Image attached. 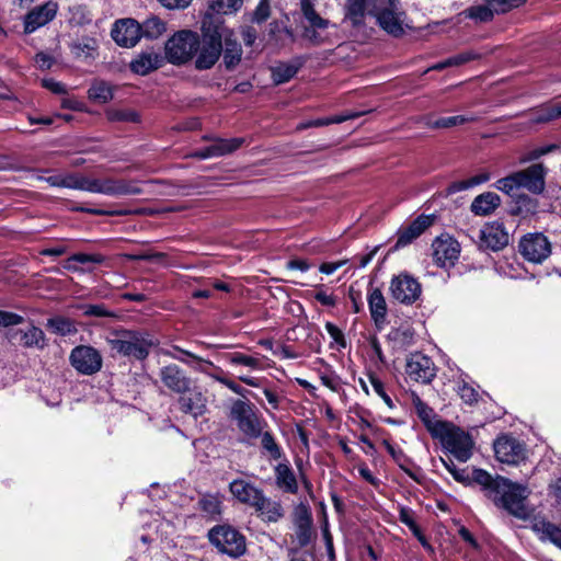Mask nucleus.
<instances>
[{
	"label": "nucleus",
	"mask_w": 561,
	"mask_h": 561,
	"mask_svg": "<svg viewBox=\"0 0 561 561\" xmlns=\"http://www.w3.org/2000/svg\"><path fill=\"white\" fill-rule=\"evenodd\" d=\"M442 462L456 481L462 483L470 481V476L467 469L458 468L451 459H442Z\"/></svg>",
	"instance_id": "nucleus-52"
},
{
	"label": "nucleus",
	"mask_w": 561,
	"mask_h": 561,
	"mask_svg": "<svg viewBox=\"0 0 561 561\" xmlns=\"http://www.w3.org/2000/svg\"><path fill=\"white\" fill-rule=\"evenodd\" d=\"M45 181L55 187H66L108 196L129 193L128 186L124 182L113 179L89 178L79 173L55 174L46 178Z\"/></svg>",
	"instance_id": "nucleus-1"
},
{
	"label": "nucleus",
	"mask_w": 561,
	"mask_h": 561,
	"mask_svg": "<svg viewBox=\"0 0 561 561\" xmlns=\"http://www.w3.org/2000/svg\"><path fill=\"white\" fill-rule=\"evenodd\" d=\"M473 479L474 481L483 486L489 492V496L493 499L495 493H497V482L501 479H505L504 477L496 476L492 477L489 472L482 469H477L473 471Z\"/></svg>",
	"instance_id": "nucleus-42"
},
{
	"label": "nucleus",
	"mask_w": 561,
	"mask_h": 561,
	"mask_svg": "<svg viewBox=\"0 0 561 561\" xmlns=\"http://www.w3.org/2000/svg\"><path fill=\"white\" fill-rule=\"evenodd\" d=\"M435 263L443 268L455 266L460 255L459 242L450 236H440L433 242Z\"/></svg>",
	"instance_id": "nucleus-15"
},
{
	"label": "nucleus",
	"mask_w": 561,
	"mask_h": 561,
	"mask_svg": "<svg viewBox=\"0 0 561 561\" xmlns=\"http://www.w3.org/2000/svg\"><path fill=\"white\" fill-rule=\"evenodd\" d=\"M434 438L440 440L443 447L450 453L458 461L467 462L474 447V442L469 433L447 422Z\"/></svg>",
	"instance_id": "nucleus-8"
},
{
	"label": "nucleus",
	"mask_w": 561,
	"mask_h": 561,
	"mask_svg": "<svg viewBox=\"0 0 561 561\" xmlns=\"http://www.w3.org/2000/svg\"><path fill=\"white\" fill-rule=\"evenodd\" d=\"M261 444L263 449L273 458V459H279L282 457V449L278 446V444L275 442L274 436L271 432H263L260 435Z\"/></svg>",
	"instance_id": "nucleus-48"
},
{
	"label": "nucleus",
	"mask_w": 561,
	"mask_h": 561,
	"mask_svg": "<svg viewBox=\"0 0 561 561\" xmlns=\"http://www.w3.org/2000/svg\"><path fill=\"white\" fill-rule=\"evenodd\" d=\"M242 4L243 0H209V10L216 14H233Z\"/></svg>",
	"instance_id": "nucleus-44"
},
{
	"label": "nucleus",
	"mask_w": 561,
	"mask_h": 561,
	"mask_svg": "<svg viewBox=\"0 0 561 561\" xmlns=\"http://www.w3.org/2000/svg\"><path fill=\"white\" fill-rule=\"evenodd\" d=\"M463 13L467 18L478 22H486L493 18V11L486 5H473L467 9Z\"/></svg>",
	"instance_id": "nucleus-49"
},
{
	"label": "nucleus",
	"mask_w": 561,
	"mask_h": 561,
	"mask_svg": "<svg viewBox=\"0 0 561 561\" xmlns=\"http://www.w3.org/2000/svg\"><path fill=\"white\" fill-rule=\"evenodd\" d=\"M561 117V103H552L538 108L531 121L535 123H547Z\"/></svg>",
	"instance_id": "nucleus-43"
},
{
	"label": "nucleus",
	"mask_w": 561,
	"mask_h": 561,
	"mask_svg": "<svg viewBox=\"0 0 561 561\" xmlns=\"http://www.w3.org/2000/svg\"><path fill=\"white\" fill-rule=\"evenodd\" d=\"M229 490L239 502L247 504L251 507L254 505V502H256V500L263 492L253 483L244 479H234L233 481H231L229 484Z\"/></svg>",
	"instance_id": "nucleus-26"
},
{
	"label": "nucleus",
	"mask_w": 561,
	"mask_h": 561,
	"mask_svg": "<svg viewBox=\"0 0 561 561\" xmlns=\"http://www.w3.org/2000/svg\"><path fill=\"white\" fill-rule=\"evenodd\" d=\"M89 99L98 103H107L114 96L113 87L103 80L94 81L89 91Z\"/></svg>",
	"instance_id": "nucleus-38"
},
{
	"label": "nucleus",
	"mask_w": 561,
	"mask_h": 561,
	"mask_svg": "<svg viewBox=\"0 0 561 561\" xmlns=\"http://www.w3.org/2000/svg\"><path fill=\"white\" fill-rule=\"evenodd\" d=\"M516 173L519 188H525L534 194H539L545 190L546 169L541 163L533 164Z\"/></svg>",
	"instance_id": "nucleus-20"
},
{
	"label": "nucleus",
	"mask_w": 561,
	"mask_h": 561,
	"mask_svg": "<svg viewBox=\"0 0 561 561\" xmlns=\"http://www.w3.org/2000/svg\"><path fill=\"white\" fill-rule=\"evenodd\" d=\"M42 84L44 88H46L47 90H49L50 92H53L55 94L64 95V94H67V92H68L67 87L62 82L56 81L54 79H44L42 81Z\"/></svg>",
	"instance_id": "nucleus-64"
},
{
	"label": "nucleus",
	"mask_w": 561,
	"mask_h": 561,
	"mask_svg": "<svg viewBox=\"0 0 561 561\" xmlns=\"http://www.w3.org/2000/svg\"><path fill=\"white\" fill-rule=\"evenodd\" d=\"M174 351H175V353L171 354V356L174 359L180 360L201 373H207V367L214 366V364L211 362L203 359L202 357H198L195 354L184 351L180 347H174Z\"/></svg>",
	"instance_id": "nucleus-36"
},
{
	"label": "nucleus",
	"mask_w": 561,
	"mask_h": 561,
	"mask_svg": "<svg viewBox=\"0 0 561 561\" xmlns=\"http://www.w3.org/2000/svg\"><path fill=\"white\" fill-rule=\"evenodd\" d=\"M510 236L502 224L491 222L485 225L479 234V247L492 251H500L508 244Z\"/></svg>",
	"instance_id": "nucleus-18"
},
{
	"label": "nucleus",
	"mask_w": 561,
	"mask_h": 561,
	"mask_svg": "<svg viewBox=\"0 0 561 561\" xmlns=\"http://www.w3.org/2000/svg\"><path fill=\"white\" fill-rule=\"evenodd\" d=\"M369 347H370L371 358L382 365L386 364V357L383 355L380 342L378 341V339L376 336L370 337Z\"/></svg>",
	"instance_id": "nucleus-61"
},
{
	"label": "nucleus",
	"mask_w": 561,
	"mask_h": 561,
	"mask_svg": "<svg viewBox=\"0 0 561 561\" xmlns=\"http://www.w3.org/2000/svg\"><path fill=\"white\" fill-rule=\"evenodd\" d=\"M276 485L284 492L296 494L298 492V482L295 472L288 463H278L275 467Z\"/></svg>",
	"instance_id": "nucleus-30"
},
{
	"label": "nucleus",
	"mask_w": 561,
	"mask_h": 561,
	"mask_svg": "<svg viewBox=\"0 0 561 561\" xmlns=\"http://www.w3.org/2000/svg\"><path fill=\"white\" fill-rule=\"evenodd\" d=\"M199 46L201 38L196 32L179 31L165 43V58L173 65H184L193 59Z\"/></svg>",
	"instance_id": "nucleus-6"
},
{
	"label": "nucleus",
	"mask_w": 561,
	"mask_h": 561,
	"mask_svg": "<svg viewBox=\"0 0 561 561\" xmlns=\"http://www.w3.org/2000/svg\"><path fill=\"white\" fill-rule=\"evenodd\" d=\"M160 378L167 388L176 393L186 392L191 385L190 378L186 377L183 370L176 365L162 367Z\"/></svg>",
	"instance_id": "nucleus-23"
},
{
	"label": "nucleus",
	"mask_w": 561,
	"mask_h": 561,
	"mask_svg": "<svg viewBox=\"0 0 561 561\" xmlns=\"http://www.w3.org/2000/svg\"><path fill=\"white\" fill-rule=\"evenodd\" d=\"M162 62V57L156 51H146L140 54L135 60L130 62L133 72L146 76L150 71L159 68Z\"/></svg>",
	"instance_id": "nucleus-31"
},
{
	"label": "nucleus",
	"mask_w": 561,
	"mask_h": 561,
	"mask_svg": "<svg viewBox=\"0 0 561 561\" xmlns=\"http://www.w3.org/2000/svg\"><path fill=\"white\" fill-rule=\"evenodd\" d=\"M19 342L26 347L36 346L43 348L45 345L44 332L36 327H30L26 331L20 332Z\"/></svg>",
	"instance_id": "nucleus-41"
},
{
	"label": "nucleus",
	"mask_w": 561,
	"mask_h": 561,
	"mask_svg": "<svg viewBox=\"0 0 561 561\" xmlns=\"http://www.w3.org/2000/svg\"><path fill=\"white\" fill-rule=\"evenodd\" d=\"M412 403L417 416L423 422L431 435L435 437L437 433H440L439 431L445 427L447 422L438 420L434 410L425 402H423L420 397L415 396L412 400Z\"/></svg>",
	"instance_id": "nucleus-24"
},
{
	"label": "nucleus",
	"mask_w": 561,
	"mask_h": 561,
	"mask_svg": "<svg viewBox=\"0 0 561 561\" xmlns=\"http://www.w3.org/2000/svg\"><path fill=\"white\" fill-rule=\"evenodd\" d=\"M57 11L58 4L55 1H47L33 8L24 18V32L32 34L45 26L56 16Z\"/></svg>",
	"instance_id": "nucleus-17"
},
{
	"label": "nucleus",
	"mask_w": 561,
	"mask_h": 561,
	"mask_svg": "<svg viewBox=\"0 0 561 561\" xmlns=\"http://www.w3.org/2000/svg\"><path fill=\"white\" fill-rule=\"evenodd\" d=\"M500 196L493 192L478 195L471 203V211L478 216H486L500 205Z\"/></svg>",
	"instance_id": "nucleus-33"
},
{
	"label": "nucleus",
	"mask_w": 561,
	"mask_h": 561,
	"mask_svg": "<svg viewBox=\"0 0 561 561\" xmlns=\"http://www.w3.org/2000/svg\"><path fill=\"white\" fill-rule=\"evenodd\" d=\"M226 360L231 366H244L248 367L251 370H262L263 369V363H262V356H252L240 352L229 353L225 356Z\"/></svg>",
	"instance_id": "nucleus-37"
},
{
	"label": "nucleus",
	"mask_w": 561,
	"mask_h": 561,
	"mask_svg": "<svg viewBox=\"0 0 561 561\" xmlns=\"http://www.w3.org/2000/svg\"><path fill=\"white\" fill-rule=\"evenodd\" d=\"M165 32V23L158 16H150L140 24V37L158 38Z\"/></svg>",
	"instance_id": "nucleus-39"
},
{
	"label": "nucleus",
	"mask_w": 561,
	"mask_h": 561,
	"mask_svg": "<svg viewBox=\"0 0 561 561\" xmlns=\"http://www.w3.org/2000/svg\"><path fill=\"white\" fill-rule=\"evenodd\" d=\"M496 488L497 493L492 499L495 505L520 519L529 516L527 499L530 491L526 485L514 483L505 478L499 480Z\"/></svg>",
	"instance_id": "nucleus-3"
},
{
	"label": "nucleus",
	"mask_w": 561,
	"mask_h": 561,
	"mask_svg": "<svg viewBox=\"0 0 561 561\" xmlns=\"http://www.w3.org/2000/svg\"><path fill=\"white\" fill-rule=\"evenodd\" d=\"M241 145L240 139H217L203 149L196 150L193 156L199 159L220 157L232 152Z\"/></svg>",
	"instance_id": "nucleus-27"
},
{
	"label": "nucleus",
	"mask_w": 561,
	"mask_h": 561,
	"mask_svg": "<svg viewBox=\"0 0 561 561\" xmlns=\"http://www.w3.org/2000/svg\"><path fill=\"white\" fill-rule=\"evenodd\" d=\"M210 542L222 553L239 557L245 551V538L230 526L214 527L208 534Z\"/></svg>",
	"instance_id": "nucleus-10"
},
{
	"label": "nucleus",
	"mask_w": 561,
	"mask_h": 561,
	"mask_svg": "<svg viewBox=\"0 0 561 561\" xmlns=\"http://www.w3.org/2000/svg\"><path fill=\"white\" fill-rule=\"evenodd\" d=\"M434 222L433 216L421 215L415 218L408 227L398 231V239L394 249L403 248L410 244L419 236H421Z\"/></svg>",
	"instance_id": "nucleus-22"
},
{
	"label": "nucleus",
	"mask_w": 561,
	"mask_h": 561,
	"mask_svg": "<svg viewBox=\"0 0 561 561\" xmlns=\"http://www.w3.org/2000/svg\"><path fill=\"white\" fill-rule=\"evenodd\" d=\"M298 68L294 65H278L272 69V78L276 84L289 81L296 73Z\"/></svg>",
	"instance_id": "nucleus-47"
},
{
	"label": "nucleus",
	"mask_w": 561,
	"mask_h": 561,
	"mask_svg": "<svg viewBox=\"0 0 561 561\" xmlns=\"http://www.w3.org/2000/svg\"><path fill=\"white\" fill-rule=\"evenodd\" d=\"M548 494L553 499L554 505L561 507V477L549 483Z\"/></svg>",
	"instance_id": "nucleus-62"
},
{
	"label": "nucleus",
	"mask_w": 561,
	"mask_h": 561,
	"mask_svg": "<svg viewBox=\"0 0 561 561\" xmlns=\"http://www.w3.org/2000/svg\"><path fill=\"white\" fill-rule=\"evenodd\" d=\"M203 38L195 59V67L198 70L210 69L219 59L222 53V37L227 27L221 24L211 28V15L206 14L202 22Z\"/></svg>",
	"instance_id": "nucleus-2"
},
{
	"label": "nucleus",
	"mask_w": 561,
	"mask_h": 561,
	"mask_svg": "<svg viewBox=\"0 0 561 561\" xmlns=\"http://www.w3.org/2000/svg\"><path fill=\"white\" fill-rule=\"evenodd\" d=\"M380 1L381 0H347L346 16L354 25L359 24L366 14L373 16V10L378 7Z\"/></svg>",
	"instance_id": "nucleus-29"
},
{
	"label": "nucleus",
	"mask_w": 561,
	"mask_h": 561,
	"mask_svg": "<svg viewBox=\"0 0 561 561\" xmlns=\"http://www.w3.org/2000/svg\"><path fill=\"white\" fill-rule=\"evenodd\" d=\"M23 322V317L9 311L0 310V327H13Z\"/></svg>",
	"instance_id": "nucleus-60"
},
{
	"label": "nucleus",
	"mask_w": 561,
	"mask_h": 561,
	"mask_svg": "<svg viewBox=\"0 0 561 561\" xmlns=\"http://www.w3.org/2000/svg\"><path fill=\"white\" fill-rule=\"evenodd\" d=\"M370 383H371V387H373L374 391L376 392V394H378L382 399L385 404L389 409H393L394 403H393L392 399L390 398V396L386 392L383 382L376 377H370Z\"/></svg>",
	"instance_id": "nucleus-55"
},
{
	"label": "nucleus",
	"mask_w": 561,
	"mask_h": 561,
	"mask_svg": "<svg viewBox=\"0 0 561 561\" xmlns=\"http://www.w3.org/2000/svg\"><path fill=\"white\" fill-rule=\"evenodd\" d=\"M489 180V176L485 174L476 175L468 180L457 181L449 184L447 188L448 194H455L461 191H466L472 188L479 184H482Z\"/></svg>",
	"instance_id": "nucleus-45"
},
{
	"label": "nucleus",
	"mask_w": 561,
	"mask_h": 561,
	"mask_svg": "<svg viewBox=\"0 0 561 561\" xmlns=\"http://www.w3.org/2000/svg\"><path fill=\"white\" fill-rule=\"evenodd\" d=\"M231 417L237 423L238 428L249 438H257L266 425L256 412V409L250 402L237 400L231 407Z\"/></svg>",
	"instance_id": "nucleus-9"
},
{
	"label": "nucleus",
	"mask_w": 561,
	"mask_h": 561,
	"mask_svg": "<svg viewBox=\"0 0 561 561\" xmlns=\"http://www.w3.org/2000/svg\"><path fill=\"white\" fill-rule=\"evenodd\" d=\"M519 251L525 260L541 263L551 253V244L542 233H529L519 241Z\"/></svg>",
	"instance_id": "nucleus-12"
},
{
	"label": "nucleus",
	"mask_w": 561,
	"mask_h": 561,
	"mask_svg": "<svg viewBox=\"0 0 561 561\" xmlns=\"http://www.w3.org/2000/svg\"><path fill=\"white\" fill-rule=\"evenodd\" d=\"M300 9L305 19L302 37L314 46L332 43L331 30H334L335 25L317 13L311 0H300Z\"/></svg>",
	"instance_id": "nucleus-5"
},
{
	"label": "nucleus",
	"mask_w": 561,
	"mask_h": 561,
	"mask_svg": "<svg viewBox=\"0 0 561 561\" xmlns=\"http://www.w3.org/2000/svg\"><path fill=\"white\" fill-rule=\"evenodd\" d=\"M397 0H381L373 16L382 31L392 37H402L413 28L412 20L396 2Z\"/></svg>",
	"instance_id": "nucleus-4"
},
{
	"label": "nucleus",
	"mask_w": 561,
	"mask_h": 561,
	"mask_svg": "<svg viewBox=\"0 0 561 561\" xmlns=\"http://www.w3.org/2000/svg\"><path fill=\"white\" fill-rule=\"evenodd\" d=\"M471 121H473L472 116H465V115H456V116L440 117V118H435L432 115H427L423 118V124L430 128L447 129V128H451L457 125H462V124L471 122Z\"/></svg>",
	"instance_id": "nucleus-35"
},
{
	"label": "nucleus",
	"mask_w": 561,
	"mask_h": 561,
	"mask_svg": "<svg viewBox=\"0 0 561 561\" xmlns=\"http://www.w3.org/2000/svg\"><path fill=\"white\" fill-rule=\"evenodd\" d=\"M105 257L102 254L93 253H76L71 255L64 264V267L68 271H79L77 263L80 264H87V263H94V264H101L103 263Z\"/></svg>",
	"instance_id": "nucleus-40"
},
{
	"label": "nucleus",
	"mask_w": 561,
	"mask_h": 561,
	"mask_svg": "<svg viewBox=\"0 0 561 561\" xmlns=\"http://www.w3.org/2000/svg\"><path fill=\"white\" fill-rule=\"evenodd\" d=\"M199 505L203 512L209 516H216L220 514V501L213 495H206L199 501Z\"/></svg>",
	"instance_id": "nucleus-51"
},
{
	"label": "nucleus",
	"mask_w": 561,
	"mask_h": 561,
	"mask_svg": "<svg viewBox=\"0 0 561 561\" xmlns=\"http://www.w3.org/2000/svg\"><path fill=\"white\" fill-rule=\"evenodd\" d=\"M474 58L476 55L471 51H463L447 58V64H449V67H458L473 60Z\"/></svg>",
	"instance_id": "nucleus-63"
},
{
	"label": "nucleus",
	"mask_w": 561,
	"mask_h": 561,
	"mask_svg": "<svg viewBox=\"0 0 561 561\" xmlns=\"http://www.w3.org/2000/svg\"><path fill=\"white\" fill-rule=\"evenodd\" d=\"M518 179H517V173H513L508 176H505L503 179H500L497 182H496V188L508 194V195H512L514 194V192L516 190L519 188V185H518Z\"/></svg>",
	"instance_id": "nucleus-50"
},
{
	"label": "nucleus",
	"mask_w": 561,
	"mask_h": 561,
	"mask_svg": "<svg viewBox=\"0 0 561 561\" xmlns=\"http://www.w3.org/2000/svg\"><path fill=\"white\" fill-rule=\"evenodd\" d=\"M405 374L413 381L430 383L436 376V368L428 356L413 353L407 359Z\"/></svg>",
	"instance_id": "nucleus-16"
},
{
	"label": "nucleus",
	"mask_w": 561,
	"mask_h": 561,
	"mask_svg": "<svg viewBox=\"0 0 561 561\" xmlns=\"http://www.w3.org/2000/svg\"><path fill=\"white\" fill-rule=\"evenodd\" d=\"M113 351L127 357L145 359L154 345L149 333L142 331H124L108 341Z\"/></svg>",
	"instance_id": "nucleus-7"
},
{
	"label": "nucleus",
	"mask_w": 561,
	"mask_h": 561,
	"mask_svg": "<svg viewBox=\"0 0 561 561\" xmlns=\"http://www.w3.org/2000/svg\"><path fill=\"white\" fill-rule=\"evenodd\" d=\"M69 360L78 373L85 376L100 371L103 364L100 352L88 345L76 346L70 353Z\"/></svg>",
	"instance_id": "nucleus-11"
},
{
	"label": "nucleus",
	"mask_w": 561,
	"mask_h": 561,
	"mask_svg": "<svg viewBox=\"0 0 561 561\" xmlns=\"http://www.w3.org/2000/svg\"><path fill=\"white\" fill-rule=\"evenodd\" d=\"M106 117L110 122L136 123L139 121V115L128 108H108L106 111Z\"/></svg>",
	"instance_id": "nucleus-46"
},
{
	"label": "nucleus",
	"mask_w": 561,
	"mask_h": 561,
	"mask_svg": "<svg viewBox=\"0 0 561 561\" xmlns=\"http://www.w3.org/2000/svg\"><path fill=\"white\" fill-rule=\"evenodd\" d=\"M179 403L181 410L194 417L203 415L207 410V399L198 387L188 386L186 392H182Z\"/></svg>",
	"instance_id": "nucleus-21"
},
{
	"label": "nucleus",
	"mask_w": 561,
	"mask_h": 561,
	"mask_svg": "<svg viewBox=\"0 0 561 561\" xmlns=\"http://www.w3.org/2000/svg\"><path fill=\"white\" fill-rule=\"evenodd\" d=\"M541 540H549L561 549V528L545 518L535 519L531 526Z\"/></svg>",
	"instance_id": "nucleus-32"
},
{
	"label": "nucleus",
	"mask_w": 561,
	"mask_h": 561,
	"mask_svg": "<svg viewBox=\"0 0 561 561\" xmlns=\"http://www.w3.org/2000/svg\"><path fill=\"white\" fill-rule=\"evenodd\" d=\"M262 520L267 523H275L284 515V510L280 502L272 500L264 495L262 492L254 505L252 506Z\"/></svg>",
	"instance_id": "nucleus-25"
},
{
	"label": "nucleus",
	"mask_w": 561,
	"mask_h": 561,
	"mask_svg": "<svg viewBox=\"0 0 561 561\" xmlns=\"http://www.w3.org/2000/svg\"><path fill=\"white\" fill-rule=\"evenodd\" d=\"M390 291L397 301L412 305L420 298L422 288L416 278L402 273L391 279Z\"/></svg>",
	"instance_id": "nucleus-14"
},
{
	"label": "nucleus",
	"mask_w": 561,
	"mask_h": 561,
	"mask_svg": "<svg viewBox=\"0 0 561 561\" xmlns=\"http://www.w3.org/2000/svg\"><path fill=\"white\" fill-rule=\"evenodd\" d=\"M113 39L123 47H134L140 39V24L133 19L117 21L112 28Z\"/></svg>",
	"instance_id": "nucleus-19"
},
{
	"label": "nucleus",
	"mask_w": 561,
	"mask_h": 561,
	"mask_svg": "<svg viewBox=\"0 0 561 561\" xmlns=\"http://www.w3.org/2000/svg\"><path fill=\"white\" fill-rule=\"evenodd\" d=\"M325 330H327L328 334L330 335V337L336 344H339L340 347L344 348L346 346V341H345L344 334L335 324H333L331 322H327Z\"/></svg>",
	"instance_id": "nucleus-59"
},
{
	"label": "nucleus",
	"mask_w": 561,
	"mask_h": 561,
	"mask_svg": "<svg viewBox=\"0 0 561 561\" xmlns=\"http://www.w3.org/2000/svg\"><path fill=\"white\" fill-rule=\"evenodd\" d=\"M458 394L465 403L470 405L476 403L479 398L477 390L468 383H462L458 387Z\"/></svg>",
	"instance_id": "nucleus-56"
},
{
	"label": "nucleus",
	"mask_w": 561,
	"mask_h": 561,
	"mask_svg": "<svg viewBox=\"0 0 561 561\" xmlns=\"http://www.w3.org/2000/svg\"><path fill=\"white\" fill-rule=\"evenodd\" d=\"M496 459L502 463L518 465L526 459V448L515 437L500 436L493 444Z\"/></svg>",
	"instance_id": "nucleus-13"
},
{
	"label": "nucleus",
	"mask_w": 561,
	"mask_h": 561,
	"mask_svg": "<svg viewBox=\"0 0 561 561\" xmlns=\"http://www.w3.org/2000/svg\"><path fill=\"white\" fill-rule=\"evenodd\" d=\"M368 307L375 325L382 329L386 324L387 304L380 289L375 288L368 294Z\"/></svg>",
	"instance_id": "nucleus-28"
},
{
	"label": "nucleus",
	"mask_w": 561,
	"mask_h": 561,
	"mask_svg": "<svg viewBox=\"0 0 561 561\" xmlns=\"http://www.w3.org/2000/svg\"><path fill=\"white\" fill-rule=\"evenodd\" d=\"M233 32L227 28L222 39L225 41L224 61L227 68H232L241 60L242 49L236 38H232Z\"/></svg>",
	"instance_id": "nucleus-34"
},
{
	"label": "nucleus",
	"mask_w": 561,
	"mask_h": 561,
	"mask_svg": "<svg viewBox=\"0 0 561 561\" xmlns=\"http://www.w3.org/2000/svg\"><path fill=\"white\" fill-rule=\"evenodd\" d=\"M383 445H385L386 450L391 455V457L399 465V467L401 469H403L405 472H409V470L405 467V465L408 462V458L404 455V453L400 448L394 447L392 444H390L387 440L383 442Z\"/></svg>",
	"instance_id": "nucleus-54"
},
{
	"label": "nucleus",
	"mask_w": 561,
	"mask_h": 561,
	"mask_svg": "<svg viewBox=\"0 0 561 561\" xmlns=\"http://www.w3.org/2000/svg\"><path fill=\"white\" fill-rule=\"evenodd\" d=\"M490 4L495 8L496 12H506L513 8H517L526 0H486Z\"/></svg>",
	"instance_id": "nucleus-58"
},
{
	"label": "nucleus",
	"mask_w": 561,
	"mask_h": 561,
	"mask_svg": "<svg viewBox=\"0 0 561 561\" xmlns=\"http://www.w3.org/2000/svg\"><path fill=\"white\" fill-rule=\"evenodd\" d=\"M48 327L62 335L69 334L73 329L71 321L65 318L49 319Z\"/></svg>",
	"instance_id": "nucleus-53"
},
{
	"label": "nucleus",
	"mask_w": 561,
	"mask_h": 561,
	"mask_svg": "<svg viewBox=\"0 0 561 561\" xmlns=\"http://www.w3.org/2000/svg\"><path fill=\"white\" fill-rule=\"evenodd\" d=\"M271 9L267 0H261L253 12L252 21L262 23L268 19Z\"/></svg>",
	"instance_id": "nucleus-57"
}]
</instances>
